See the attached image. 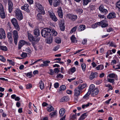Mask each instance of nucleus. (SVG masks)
I'll list each match as a JSON object with an SVG mask.
<instances>
[{
  "label": "nucleus",
  "mask_w": 120,
  "mask_h": 120,
  "mask_svg": "<svg viewBox=\"0 0 120 120\" xmlns=\"http://www.w3.org/2000/svg\"><path fill=\"white\" fill-rule=\"evenodd\" d=\"M60 28L61 30L64 31V30L65 26L64 25H60Z\"/></svg>",
  "instance_id": "nucleus-53"
},
{
  "label": "nucleus",
  "mask_w": 120,
  "mask_h": 120,
  "mask_svg": "<svg viewBox=\"0 0 120 120\" xmlns=\"http://www.w3.org/2000/svg\"><path fill=\"white\" fill-rule=\"evenodd\" d=\"M55 41L57 44H60L61 42V40L60 38L59 37L56 38Z\"/></svg>",
  "instance_id": "nucleus-32"
},
{
  "label": "nucleus",
  "mask_w": 120,
  "mask_h": 120,
  "mask_svg": "<svg viewBox=\"0 0 120 120\" xmlns=\"http://www.w3.org/2000/svg\"><path fill=\"white\" fill-rule=\"evenodd\" d=\"M98 92V90L96 88L93 91V92H91L90 94L92 96H95L97 95Z\"/></svg>",
  "instance_id": "nucleus-21"
},
{
  "label": "nucleus",
  "mask_w": 120,
  "mask_h": 120,
  "mask_svg": "<svg viewBox=\"0 0 120 120\" xmlns=\"http://www.w3.org/2000/svg\"><path fill=\"white\" fill-rule=\"evenodd\" d=\"M101 12L103 13L104 14H106L108 13V11L106 9H104Z\"/></svg>",
  "instance_id": "nucleus-59"
},
{
  "label": "nucleus",
  "mask_w": 120,
  "mask_h": 120,
  "mask_svg": "<svg viewBox=\"0 0 120 120\" xmlns=\"http://www.w3.org/2000/svg\"><path fill=\"white\" fill-rule=\"evenodd\" d=\"M15 16L17 19L19 20H22L23 18V16L21 11L19 9H16L15 11Z\"/></svg>",
  "instance_id": "nucleus-2"
},
{
  "label": "nucleus",
  "mask_w": 120,
  "mask_h": 120,
  "mask_svg": "<svg viewBox=\"0 0 120 120\" xmlns=\"http://www.w3.org/2000/svg\"><path fill=\"white\" fill-rule=\"evenodd\" d=\"M40 40V38L36 37L35 38L34 37L32 40V42H38Z\"/></svg>",
  "instance_id": "nucleus-34"
},
{
  "label": "nucleus",
  "mask_w": 120,
  "mask_h": 120,
  "mask_svg": "<svg viewBox=\"0 0 120 120\" xmlns=\"http://www.w3.org/2000/svg\"><path fill=\"white\" fill-rule=\"evenodd\" d=\"M107 80L108 82H109L111 83H112L113 84H114V79H111L110 78H109Z\"/></svg>",
  "instance_id": "nucleus-38"
},
{
  "label": "nucleus",
  "mask_w": 120,
  "mask_h": 120,
  "mask_svg": "<svg viewBox=\"0 0 120 120\" xmlns=\"http://www.w3.org/2000/svg\"><path fill=\"white\" fill-rule=\"evenodd\" d=\"M57 12L58 14L62 13L61 7H60Z\"/></svg>",
  "instance_id": "nucleus-63"
},
{
  "label": "nucleus",
  "mask_w": 120,
  "mask_h": 120,
  "mask_svg": "<svg viewBox=\"0 0 120 120\" xmlns=\"http://www.w3.org/2000/svg\"><path fill=\"white\" fill-rule=\"evenodd\" d=\"M86 84H83L82 85H79L77 87L81 91L86 86Z\"/></svg>",
  "instance_id": "nucleus-22"
},
{
  "label": "nucleus",
  "mask_w": 120,
  "mask_h": 120,
  "mask_svg": "<svg viewBox=\"0 0 120 120\" xmlns=\"http://www.w3.org/2000/svg\"><path fill=\"white\" fill-rule=\"evenodd\" d=\"M113 29L112 27H109L107 30V31L109 32H110L111 31H112L113 30Z\"/></svg>",
  "instance_id": "nucleus-60"
},
{
  "label": "nucleus",
  "mask_w": 120,
  "mask_h": 120,
  "mask_svg": "<svg viewBox=\"0 0 120 120\" xmlns=\"http://www.w3.org/2000/svg\"><path fill=\"white\" fill-rule=\"evenodd\" d=\"M90 104L91 105H92V103H90L89 102L87 104L82 105V108L83 109H84V108L85 107H86L89 106L90 105Z\"/></svg>",
  "instance_id": "nucleus-36"
},
{
  "label": "nucleus",
  "mask_w": 120,
  "mask_h": 120,
  "mask_svg": "<svg viewBox=\"0 0 120 120\" xmlns=\"http://www.w3.org/2000/svg\"><path fill=\"white\" fill-rule=\"evenodd\" d=\"M8 8L9 12H11L13 9V4L11 0H8Z\"/></svg>",
  "instance_id": "nucleus-9"
},
{
  "label": "nucleus",
  "mask_w": 120,
  "mask_h": 120,
  "mask_svg": "<svg viewBox=\"0 0 120 120\" xmlns=\"http://www.w3.org/2000/svg\"><path fill=\"white\" fill-rule=\"evenodd\" d=\"M90 2V0H83V5H86L89 2Z\"/></svg>",
  "instance_id": "nucleus-56"
},
{
  "label": "nucleus",
  "mask_w": 120,
  "mask_h": 120,
  "mask_svg": "<svg viewBox=\"0 0 120 120\" xmlns=\"http://www.w3.org/2000/svg\"><path fill=\"white\" fill-rule=\"evenodd\" d=\"M57 113V111H55L54 112H52L50 114V115L52 116H53L56 115Z\"/></svg>",
  "instance_id": "nucleus-46"
},
{
  "label": "nucleus",
  "mask_w": 120,
  "mask_h": 120,
  "mask_svg": "<svg viewBox=\"0 0 120 120\" xmlns=\"http://www.w3.org/2000/svg\"><path fill=\"white\" fill-rule=\"evenodd\" d=\"M69 18L72 21H75L77 18V16L76 15L69 14L68 15Z\"/></svg>",
  "instance_id": "nucleus-12"
},
{
  "label": "nucleus",
  "mask_w": 120,
  "mask_h": 120,
  "mask_svg": "<svg viewBox=\"0 0 120 120\" xmlns=\"http://www.w3.org/2000/svg\"><path fill=\"white\" fill-rule=\"evenodd\" d=\"M63 75H62L61 74H59L57 76V78H63Z\"/></svg>",
  "instance_id": "nucleus-58"
},
{
  "label": "nucleus",
  "mask_w": 120,
  "mask_h": 120,
  "mask_svg": "<svg viewBox=\"0 0 120 120\" xmlns=\"http://www.w3.org/2000/svg\"><path fill=\"white\" fill-rule=\"evenodd\" d=\"M41 14H42L39 13L37 15V19L39 21H41L42 19V18Z\"/></svg>",
  "instance_id": "nucleus-33"
},
{
  "label": "nucleus",
  "mask_w": 120,
  "mask_h": 120,
  "mask_svg": "<svg viewBox=\"0 0 120 120\" xmlns=\"http://www.w3.org/2000/svg\"><path fill=\"white\" fill-rule=\"evenodd\" d=\"M26 44V42L24 41L23 40H21L19 43L18 47V49H20L23 45Z\"/></svg>",
  "instance_id": "nucleus-11"
},
{
  "label": "nucleus",
  "mask_w": 120,
  "mask_h": 120,
  "mask_svg": "<svg viewBox=\"0 0 120 120\" xmlns=\"http://www.w3.org/2000/svg\"><path fill=\"white\" fill-rule=\"evenodd\" d=\"M34 33L35 35L38 36L40 35V30L37 28H35L34 30Z\"/></svg>",
  "instance_id": "nucleus-20"
},
{
  "label": "nucleus",
  "mask_w": 120,
  "mask_h": 120,
  "mask_svg": "<svg viewBox=\"0 0 120 120\" xmlns=\"http://www.w3.org/2000/svg\"><path fill=\"white\" fill-rule=\"evenodd\" d=\"M31 72H30L27 73V74L26 76L29 77V78H31L32 76Z\"/></svg>",
  "instance_id": "nucleus-57"
},
{
  "label": "nucleus",
  "mask_w": 120,
  "mask_h": 120,
  "mask_svg": "<svg viewBox=\"0 0 120 120\" xmlns=\"http://www.w3.org/2000/svg\"><path fill=\"white\" fill-rule=\"evenodd\" d=\"M7 37L8 41L10 43H12L13 41V39L11 35V34L10 33H7Z\"/></svg>",
  "instance_id": "nucleus-19"
},
{
  "label": "nucleus",
  "mask_w": 120,
  "mask_h": 120,
  "mask_svg": "<svg viewBox=\"0 0 120 120\" xmlns=\"http://www.w3.org/2000/svg\"><path fill=\"white\" fill-rule=\"evenodd\" d=\"M53 41V39L52 37H50L47 40V43L49 44H50L52 43Z\"/></svg>",
  "instance_id": "nucleus-39"
},
{
  "label": "nucleus",
  "mask_w": 120,
  "mask_h": 120,
  "mask_svg": "<svg viewBox=\"0 0 120 120\" xmlns=\"http://www.w3.org/2000/svg\"><path fill=\"white\" fill-rule=\"evenodd\" d=\"M8 61H9V64H11L13 65H15V63L14 62H13L12 60H9L8 59L7 60Z\"/></svg>",
  "instance_id": "nucleus-54"
},
{
  "label": "nucleus",
  "mask_w": 120,
  "mask_h": 120,
  "mask_svg": "<svg viewBox=\"0 0 120 120\" xmlns=\"http://www.w3.org/2000/svg\"><path fill=\"white\" fill-rule=\"evenodd\" d=\"M77 27V26H76L74 27H73L71 30L70 32L72 33L73 32H75L76 30Z\"/></svg>",
  "instance_id": "nucleus-48"
},
{
  "label": "nucleus",
  "mask_w": 120,
  "mask_h": 120,
  "mask_svg": "<svg viewBox=\"0 0 120 120\" xmlns=\"http://www.w3.org/2000/svg\"><path fill=\"white\" fill-rule=\"evenodd\" d=\"M101 26L102 27H105L107 26L108 24L106 20H104L101 22Z\"/></svg>",
  "instance_id": "nucleus-14"
},
{
  "label": "nucleus",
  "mask_w": 120,
  "mask_h": 120,
  "mask_svg": "<svg viewBox=\"0 0 120 120\" xmlns=\"http://www.w3.org/2000/svg\"><path fill=\"white\" fill-rule=\"evenodd\" d=\"M81 92V91L77 87L75 89L74 95L76 96H79Z\"/></svg>",
  "instance_id": "nucleus-8"
},
{
  "label": "nucleus",
  "mask_w": 120,
  "mask_h": 120,
  "mask_svg": "<svg viewBox=\"0 0 120 120\" xmlns=\"http://www.w3.org/2000/svg\"><path fill=\"white\" fill-rule=\"evenodd\" d=\"M50 34L51 35V34L54 36H56L57 34V33L55 30L51 27H50Z\"/></svg>",
  "instance_id": "nucleus-18"
},
{
  "label": "nucleus",
  "mask_w": 120,
  "mask_h": 120,
  "mask_svg": "<svg viewBox=\"0 0 120 120\" xmlns=\"http://www.w3.org/2000/svg\"><path fill=\"white\" fill-rule=\"evenodd\" d=\"M81 66L82 69L83 71H85L86 70V64L85 63H82V64H81Z\"/></svg>",
  "instance_id": "nucleus-37"
},
{
  "label": "nucleus",
  "mask_w": 120,
  "mask_h": 120,
  "mask_svg": "<svg viewBox=\"0 0 120 120\" xmlns=\"http://www.w3.org/2000/svg\"><path fill=\"white\" fill-rule=\"evenodd\" d=\"M65 110L64 108L61 109L59 111V113L60 116H63L65 112Z\"/></svg>",
  "instance_id": "nucleus-23"
},
{
  "label": "nucleus",
  "mask_w": 120,
  "mask_h": 120,
  "mask_svg": "<svg viewBox=\"0 0 120 120\" xmlns=\"http://www.w3.org/2000/svg\"><path fill=\"white\" fill-rule=\"evenodd\" d=\"M50 63V61L49 60L44 61L43 62V63L45 65V66H49L48 64Z\"/></svg>",
  "instance_id": "nucleus-44"
},
{
  "label": "nucleus",
  "mask_w": 120,
  "mask_h": 120,
  "mask_svg": "<svg viewBox=\"0 0 120 120\" xmlns=\"http://www.w3.org/2000/svg\"><path fill=\"white\" fill-rule=\"evenodd\" d=\"M11 22L15 29L18 31H19L20 27L17 20L15 18H13L11 19Z\"/></svg>",
  "instance_id": "nucleus-3"
},
{
  "label": "nucleus",
  "mask_w": 120,
  "mask_h": 120,
  "mask_svg": "<svg viewBox=\"0 0 120 120\" xmlns=\"http://www.w3.org/2000/svg\"><path fill=\"white\" fill-rule=\"evenodd\" d=\"M50 28H46L43 29L41 31V35L44 38L46 37L47 36L50 35Z\"/></svg>",
  "instance_id": "nucleus-1"
},
{
  "label": "nucleus",
  "mask_w": 120,
  "mask_h": 120,
  "mask_svg": "<svg viewBox=\"0 0 120 120\" xmlns=\"http://www.w3.org/2000/svg\"><path fill=\"white\" fill-rule=\"evenodd\" d=\"M0 13L1 17L2 19L5 18L6 17L5 14L3 6L1 3H0Z\"/></svg>",
  "instance_id": "nucleus-6"
},
{
  "label": "nucleus",
  "mask_w": 120,
  "mask_h": 120,
  "mask_svg": "<svg viewBox=\"0 0 120 120\" xmlns=\"http://www.w3.org/2000/svg\"><path fill=\"white\" fill-rule=\"evenodd\" d=\"M0 60L3 62H4L5 60V59L4 57L0 55Z\"/></svg>",
  "instance_id": "nucleus-52"
},
{
  "label": "nucleus",
  "mask_w": 120,
  "mask_h": 120,
  "mask_svg": "<svg viewBox=\"0 0 120 120\" xmlns=\"http://www.w3.org/2000/svg\"><path fill=\"white\" fill-rule=\"evenodd\" d=\"M60 3V0H54L53 5L54 7H56L59 5Z\"/></svg>",
  "instance_id": "nucleus-31"
},
{
  "label": "nucleus",
  "mask_w": 120,
  "mask_h": 120,
  "mask_svg": "<svg viewBox=\"0 0 120 120\" xmlns=\"http://www.w3.org/2000/svg\"><path fill=\"white\" fill-rule=\"evenodd\" d=\"M0 49L4 51H7L8 50V49L6 46H1Z\"/></svg>",
  "instance_id": "nucleus-43"
},
{
  "label": "nucleus",
  "mask_w": 120,
  "mask_h": 120,
  "mask_svg": "<svg viewBox=\"0 0 120 120\" xmlns=\"http://www.w3.org/2000/svg\"><path fill=\"white\" fill-rule=\"evenodd\" d=\"M87 116V115H86V113H84L81 116L78 120H83Z\"/></svg>",
  "instance_id": "nucleus-27"
},
{
  "label": "nucleus",
  "mask_w": 120,
  "mask_h": 120,
  "mask_svg": "<svg viewBox=\"0 0 120 120\" xmlns=\"http://www.w3.org/2000/svg\"><path fill=\"white\" fill-rule=\"evenodd\" d=\"M116 76H117L114 73L110 74L108 75L109 77L111 78H114Z\"/></svg>",
  "instance_id": "nucleus-41"
},
{
  "label": "nucleus",
  "mask_w": 120,
  "mask_h": 120,
  "mask_svg": "<svg viewBox=\"0 0 120 120\" xmlns=\"http://www.w3.org/2000/svg\"><path fill=\"white\" fill-rule=\"evenodd\" d=\"M36 7L37 8V10L39 13L42 14L43 15H44L45 13V11L44 10V8L42 5L38 3L36 4Z\"/></svg>",
  "instance_id": "nucleus-4"
},
{
  "label": "nucleus",
  "mask_w": 120,
  "mask_h": 120,
  "mask_svg": "<svg viewBox=\"0 0 120 120\" xmlns=\"http://www.w3.org/2000/svg\"><path fill=\"white\" fill-rule=\"evenodd\" d=\"M99 9L100 11L102 12L104 9H105L104 8V7L103 5L100 6L99 7Z\"/></svg>",
  "instance_id": "nucleus-42"
},
{
  "label": "nucleus",
  "mask_w": 120,
  "mask_h": 120,
  "mask_svg": "<svg viewBox=\"0 0 120 120\" xmlns=\"http://www.w3.org/2000/svg\"><path fill=\"white\" fill-rule=\"evenodd\" d=\"M50 18L54 22H56L57 20V19L55 16L54 13L52 12H50L49 13Z\"/></svg>",
  "instance_id": "nucleus-10"
},
{
  "label": "nucleus",
  "mask_w": 120,
  "mask_h": 120,
  "mask_svg": "<svg viewBox=\"0 0 120 120\" xmlns=\"http://www.w3.org/2000/svg\"><path fill=\"white\" fill-rule=\"evenodd\" d=\"M69 71L71 72L74 73L76 71L75 68V67L71 68L69 69Z\"/></svg>",
  "instance_id": "nucleus-47"
},
{
  "label": "nucleus",
  "mask_w": 120,
  "mask_h": 120,
  "mask_svg": "<svg viewBox=\"0 0 120 120\" xmlns=\"http://www.w3.org/2000/svg\"><path fill=\"white\" fill-rule=\"evenodd\" d=\"M85 29V26L84 25H81L79 27L78 30L79 31H81L84 30Z\"/></svg>",
  "instance_id": "nucleus-26"
},
{
  "label": "nucleus",
  "mask_w": 120,
  "mask_h": 120,
  "mask_svg": "<svg viewBox=\"0 0 120 120\" xmlns=\"http://www.w3.org/2000/svg\"><path fill=\"white\" fill-rule=\"evenodd\" d=\"M54 71L55 73H57L59 72V70L58 68H56L54 69Z\"/></svg>",
  "instance_id": "nucleus-64"
},
{
  "label": "nucleus",
  "mask_w": 120,
  "mask_h": 120,
  "mask_svg": "<svg viewBox=\"0 0 120 120\" xmlns=\"http://www.w3.org/2000/svg\"><path fill=\"white\" fill-rule=\"evenodd\" d=\"M96 88H95L94 85L93 84H91L90 85L89 87L88 91L91 93V92H93V91Z\"/></svg>",
  "instance_id": "nucleus-16"
},
{
  "label": "nucleus",
  "mask_w": 120,
  "mask_h": 120,
  "mask_svg": "<svg viewBox=\"0 0 120 120\" xmlns=\"http://www.w3.org/2000/svg\"><path fill=\"white\" fill-rule=\"evenodd\" d=\"M29 6L28 4H25L23 6L21 7V8L22 10H24L27 12L29 13L30 10L28 8Z\"/></svg>",
  "instance_id": "nucleus-7"
},
{
  "label": "nucleus",
  "mask_w": 120,
  "mask_h": 120,
  "mask_svg": "<svg viewBox=\"0 0 120 120\" xmlns=\"http://www.w3.org/2000/svg\"><path fill=\"white\" fill-rule=\"evenodd\" d=\"M27 56V54L26 53L23 52L21 55V56L25 58Z\"/></svg>",
  "instance_id": "nucleus-49"
},
{
  "label": "nucleus",
  "mask_w": 120,
  "mask_h": 120,
  "mask_svg": "<svg viewBox=\"0 0 120 120\" xmlns=\"http://www.w3.org/2000/svg\"><path fill=\"white\" fill-rule=\"evenodd\" d=\"M66 88V87L64 85H63L60 86L59 90L60 91L61 90H65Z\"/></svg>",
  "instance_id": "nucleus-35"
},
{
  "label": "nucleus",
  "mask_w": 120,
  "mask_h": 120,
  "mask_svg": "<svg viewBox=\"0 0 120 120\" xmlns=\"http://www.w3.org/2000/svg\"><path fill=\"white\" fill-rule=\"evenodd\" d=\"M90 93L88 91L87 93L83 97V98L86 99V98L90 94Z\"/></svg>",
  "instance_id": "nucleus-55"
},
{
  "label": "nucleus",
  "mask_w": 120,
  "mask_h": 120,
  "mask_svg": "<svg viewBox=\"0 0 120 120\" xmlns=\"http://www.w3.org/2000/svg\"><path fill=\"white\" fill-rule=\"evenodd\" d=\"M59 86V84L57 82L56 83L54 84V87L55 88H57Z\"/></svg>",
  "instance_id": "nucleus-61"
},
{
  "label": "nucleus",
  "mask_w": 120,
  "mask_h": 120,
  "mask_svg": "<svg viewBox=\"0 0 120 120\" xmlns=\"http://www.w3.org/2000/svg\"><path fill=\"white\" fill-rule=\"evenodd\" d=\"M49 108L47 109V111L49 112H51V111H53L54 110V109L53 108L51 105H49Z\"/></svg>",
  "instance_id": "nucleus-40"
},
{
  "label": "nucleus",
  "mask_w": 120,
  "mask_h": 120,
  "mask_svg": "<svg viewBox=\"0 0 120 120\" xmlns=\"http://www.w3.org/2000/svg\"><path fill=\"white\" fill-rule=\"evenodd\" d=\"M13 33L14 41L15 44L16 45L17 43L18 38V32L16 30H15L13 31Z\"/></svg>",
  "instance_id": "nucleus-5"
},
{
  "label": "nucleus",
  "mask_w": 120,
  "mask_h": 120,
  "mask_svg": "<svg viewBox=\"0 0 120 120\" xmlns=\"http://www.w3.org/2000/svg\"><path fill=\"white\" fill-rule=\"evenodd\" d=\"M0 33H0V39H2L3 38H5L6 37L5 33L4 30L2 28L0 29Z\"/></svg>",
  "instance_id": "nucleus-13"
},
{
  "label": "nucleus",
  "mask_w": 120,
  "mask_h": 120,
  "mask_svg": "<svg viewBox=\"0 0 120 120\" xmlns=\"http://www.w3.org/2000/svg\"><path fill=\"white\" fill-rule=\"evenodd\" d=\"M32 87V85L31 84H27L26 85V88L29 89L31 88Z\"/></svg>",
  "instance_id": "nucleus-51"
},
{
  "label": "nucleus",
  "mask_w": 120,
  "mask_h": 120,
  "mask_svg": "<svg viewBox=\"0 0 120 120\" xmlns=\"http://www.w3.org/2000/svg\"><path fill=\"white\" fill-rule=\"evenodd\" d=\"M76 113L74 114H71L70 117V120H74L76 118Z\"/></svg>",
  "instance_id": "nucleus-24"
},
{
  "label": "nucleus",
  "mask_w": 120,
  "mask_h": 120,
  "mask_svg": "<svg viewBox=\"0 0 120 120\" xmlns=\"http://www.w3.org/2000/svg\"><path fill=\"white\" fill-rule=\"evenodd\" d=\"M116 7L119 9V10L120 11V0H119L117 2Z\"/></svg>",
  "instance_id": "nucleus-45"
},
{
  "label": "nucleus",
  "mask_w": 120,
  "mask_h": 120,
  "mask_svg": "<svg viewBox=\"0 0 120 120\" xmlns=\"http://www.w3.org/2000/svg\"><path fill=\"white\" fill-rule=\"evenodd\" d=\"M69 100L68 97L66 96H65L63 97L60 100V102H62L64 101H67Z\"/></svg>",
  "instance_id": "nucleus-25"
},
{
  "label": "nucleus",
  "mask_w": 120,
  "mask_h": 120,
  "mask_svg": "<svg viewBox=\"0 0 120 120\" xmlns=\"http://www.w3.org/2000/svg\"><path fill=\"white\" fill-rule=\"evenodd\" d=\"M71 39L72 42L73 43H77V41L76 40V38L74 35H72L71 38Z\"/></svg>",
  "instance_id": "nucleus-29"
},
{
  "label": "nucleus",
  "mask_w": 120,
  "mask_h": 120,
  "mask_svg": "<svg viewBox=\"0 0 120 120\" xmlns=\"http://www.w3.org/2000/svg\"><path fill=\"white\" fill-rule=\"evenodd\" d=\"M60 46L59 45H58L54 47L53 50L54 51H56L57 50L60 48Z\"/></svg>",
  "instance_id": "nucleus-50"
},
{
  "label": "nucleus",
  "mask_w": 120,
  "mask_h": 120,
  "mask_svg": "<svg viewBox=\"0 0 120 120\" xmlns=\"http://www.w3.org/2000/svg\"><path fill=\"white\" fill-rule=\"evenodd\" d=\"M98 74L97 72H95L93 73L92 72L90 75L89 78L90 79L92 80L97 77Z\"/></svg>",
  "instance_id": "nucleus-15"
},
{
  "label": "nucleus",
  "mask_w": 120,
  "mask_h": 120,
  "mask_svg": "<svg viewBox=\"0 0 120 120\" xmlns=\"http://www.w3.org/2000/svg\"><path fill=\"white\" fill-rule=\"evenodd\" d=\"M26 52L30 53H31V52L30 49L29 47L26 49Z\"/></svg>",
  "instance_id": "nucleus-62"
},
{
  "label": "nucleus",
  "mask_w": 120,
  "mask_h": 120,
  "mask_svg": "<svg viewBox=\"0 0 120 120\" xmlns=\"http://www.w3.org/2000/svg\"><path fill=\"white\" fill-rule=\"evenodd\" d=\"M116 17V14L114 12L109 13L107 16V18L109 19H112Z\"/></svg>",
  "instance_id": "nucleus-17"
},
{
  "label": "nucleus",
  "mask_w": 120,
  "mask_h": 120,
  "mask_svg": "<svg viewBox=\"0 0 120 120\" xmlns=\"http://www.w3.org/2000/svg\"><path fill=\"white\" fill-rule=\"evenodd\" d=\"M27 35L28 38L29 40L30 41H31L32 40V39L34 37L32 35L30 34L29 33V32H27Z\"/></svg>",
  "instance_id": "nucleus-28"
},
{
  "label": "nucleus",
  "mask_w": 120,
  "mask_h": 120,
  "mask_svg": "<svg viewBox=\"0 0 120 120\" xmlns=\"http://www.w3.org/2000/svg\"><path fill=\"white\" fill-rule=\"evenodd\" d=\"M39 86L41 90H42L43 89L44 86V84L42 80H41L39 82Z\"/></svg>",
  "instance_id": "nucleus-30"
}]
</instances>
